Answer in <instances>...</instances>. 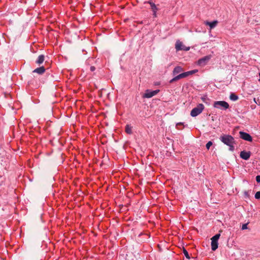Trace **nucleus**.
<instances>
[{
    "label": "nucleus",
    "mask_w": 260,
    "mask_h": 260,
    "mask_svg": "<svg viewBox=\"0 0 260 260\" xmlns=\"http://www.w3.org/2000/svg\"><path fill=\"white\" fill-rule=\"evenodd\" d=\"M220 140L229 147V150L233 151L235 149L234 144H235V139L229 135H222L219 138Z\"/></svg>",
    "instance_id": "nucleus-1"
},
{
    "label": "nucleus",
    "mask_w": 260,
    "mask_h": 260,
    "mask_svg": "<svg viewBox=\"0 0 260 260\" xmlns=\"http://www.w3.org/2000/svg\"><path fill=\"white\" fill-rule=\"evenodd\" d=\"M204 108L205 107L203 104H198L197 107L192 109L190 112V115L193 117L197 116L202 112Z\"/></svg>",
    "instance_id": "nucleus-2"
},
{
    "label": "nucleus",
    "mask_w": 260,
    "mask_h": 260,
    "mask_svg": "<svg viewBox=\"0 0 260 260\" xmlns=\"http://www.w3.org/2000/svg\"><path fill=\"white\" fill-rule=\"evenodd\" d=\"M213 107L221 110H226L229 108V105L227 102L223 101H215L214 103Z\"/></svg>",
    "instance_id": "nucleus-3"
},
{
    "label": "nucleus",
    "mask_w": 260,
    "mask_h": 260,
    "mask_svg": "<svg viewBox=\"0 0 260 260\" xmlns=\"http://www.w3.org/2000/svg\"><path fill=\"white\" fill-rule=\"evenodd\" d=\"M175 48L177 51L184 50L188 51L190 49L189 47H186L184 46L183 43L180 41H177L175 44Z\"/></svg>",
    "instance_id": "nucleus-4"
},
{
    "label": "nucleus",
    "mask_w": 260,
    "mask_h": 260,
    "mask_svg": "<svg viewBox=\"0 0 260 260\" xmlns=\"http://www.w3.org/2000/svg\"><path fill=\"white\" fill-rule=\"evenodd\" d=\"M159 91V90L157 89L153 91H151L149 90H147L145 93L143 94V98H151L152 96H154L156 94H157Z\"/></svg>",
    "instance_id": "nucleus-5"
},
{
    "label": "nucleus",
    "mask_w": 260,
    "mask_h": 260,
    "mask_svg": "<svg viewBox=\"0 0 260 260\" xmlns=\"http://www.w3.org/2000/svg\"><path fill=\"white\" fill-rule=\"evenodd\" d=\"M239 135L240 137L245 141L251 142L252 140V137L247 133L241 131L239 132Z\"/></svg>",
    "instance_id": "nucleus-6"
},
{
    "label": "nucleus",
    "mask_w": 260,
    "mask_h": 260,
    "mask_svg": "<svg viewBox=\"0 0 260 260\" xmlns=\"http://www.w3.org/2000/svg\"><path fill=\"white\" fill-rule=\"evenodd\" d=\"M240 156L242 159L248 160L250 156V152L242 151L240 152Z\"/></svg>",
    "instance_id": "nucleus-7"
},
{
    "label": "nucleus",
    "mask_w": 260,
    "mask_h": 260,
    "mask_svg": "<svg viewBox=\"0 0 260 260\" xmlns=\"http://www.w3.org/2000/svg\"><path fill=\"white\" fill-rule=\"evenodd\" d=\"M210 56H206L200 59L198 61V63L200 66H204L206 64V63L210 59Z\"/></svg>",
    "instance_id": "nucleus-8"
},
{
    "label": "nucleus",
    "mask_w": 260,
    "mask_h": 260,
    "mask_svg": "<svg viewBox=\"0 0 260 260\" xmlns=\"http://www.w3.org/2000/svg\"><path fill=\"white\" fill-rule=\"evenodd\" d=\"M218 21L217 20H214L212 22L205 21L204 24L206 25H208L210 27V29H212L215 27L217 25Z\"/></svg>",
    "instance_id": "nucleus-9"
},
{
    "label": "nucleus",
    "mask_w": 260,
    "mask_h": 260,
    "mask_svg": "<svg viewBox=\"0 0 260 260\" xmlns=\"http://www.w3.org/2000/svg\"><path fill=\"white\" fill-rule=\"evenodd\" d=\"M183 71V69L182 67H181L180 66H177L174 69L172 74L173 76H175L176 75Z\"/></svg>",
    "instance_id": "nucleus-10"
},
{
    "label": "nucleus",
    "mask_w": 260,
    "mask_h": 260,
    "mask_svg": "<svg viewBox=\"0 0 260 260\" xmlns=\"http://www.w3.org/2000/svg\"><path fill=\"white\" fill-rule=\"evenodd\" d=\"M45 69L43 66H42V67L38 68L36 69L35 70H34L33 71V73H36L39 75H42L45 72Z\"/></svg>",
    "instance_id": "nucleus-11"
},
{
    "label": "nucleus",
    "mask_w": 260,
    "mask_h": 260,
    "mask_svg": "<svg viewBox=\"0 0 260 260\" xmlns=\"http://www.w3.org/2000/svg\"><path fill=\"white\" fill-rule=\"evenodd\" d=\"M148 3L150 4L151 8L153 12V15L155 17L156 15V11L157 10V7L154 3L152 2H149Z\"/></svg>",
    "instance_id": "nucleus-12"
},
{
    "label": "nucleus",
    "mask_w": 260,
    "mask_h": 260,
    "mask_svg": "<svg viewBox=\"0 0 260 260\" xmlns=\"http://www.w3.org/2000/svg\"><path fill=\"white\" fill-rule=\"evenodd\" d=\"M218 245V241H214L211 239V249L213 251H215L217 249Z\"/></svg>",
    "instance_id": "nucleus-13"
},
{
    "label": "nucleus",
    "mask_w": 260,
    "mask_h": 260,
    "mask_svg": "<svg viewBox=\"0 0 260 260\" xmlns=\"http://www.w3.org/2000/svg\"><path fill=\"white\" fill-rule=\"evenodd\" d=\"M44 56L43 55H40L39 56L36 62L37 64H40L44 62Z\"/></svg>",
    "instance_id": "nucleus-14"
},
{
    "label": "nucleus",
    "mask_w": 260,
    "mask_h": 260,
    "mask_svg": "<svg viewBox=\"0 0 260 260\" xmlns=\"http://www.w3.org/2000/svg\"><path fill=\"white\" fill-rule=\"evenodd\" d=\"M186 75L185 74V72L180 74L179 75L176 76L175 77V79H176V81L179 80L180 79L186 78Z\"/></svg>",
    "instance_id": "nucleus-15"
},
{
    "label": "nucleus",
    "mask_w": 260,
    "mask_h": 260,
    "mask_svg": "<svg viewBox=\"0 0 260 260\" xmlns=\"http://www.w3.org/2000/svg\"><path fill=\"white\" fill-rule=\"evenodd\" d=\"M230 99L233 101H236L238 99V96L235 93H231L230 96Z\"/></svg>",
    "instance_id": "nucleus-16"
},
{
    "label": "nucleus",
    "mask_w": 260,
    "mask_h": 260,
    "mask_svg": "<svg viewBox=\"0 0 260 260\" xmlns=\"http://www.w3.org/2000/svg\"><path fill=\"white\" fill-rule=\"evenodd\" d=\"M197 72H198L197 70H194L186 72H185V74L186 76L187 77V76H188L189 75H191L197 73Z\"/></svg>",
    "instance_id": "nucleus-17"
},
{
    "label": "nucleus",
    "mask_w": 260,
    "mask_h": 260,
    "mask_svg": "<svg viewBox=\"0 0 260 260\" xmlns=\"http://www.w3.org/2000/svg\"><path fill=\"white\" fill-rule=\"evenodd\" d=\"M125 132L127 134H132V127L129 126L128 125H126V126H125Z\"/></svg>",
    "instance_id": "nucleus-18"
},
{
    "label": "nucleus",
    "mask_w": 260,
    "mask_h": 260,
    "mask_svg": "<svg viewBox=\"0 0 260 260\" xmlns=\"http://www.w3.org/2000/svg\"><path fill=\"white\" fill-rule=\"evenodd\" d=\"M220 235L219 234H216L211 239L214 241H218Z\"/></svg>",
    "instance_id": "nucleus-19"
},
{
    "label": "nucleus",
    "mask_w": 260,
    "mask_h": 260,
    "mask_svg": "<svg viewBox=\"0 0 260 260\" xmlns=\"http://www.w3.org/2000/svg\"><path fill=\"white\" fill-rule=\"evenodd\" d=\"M183 254L187 259H190V256L187 250L185 249H183Z\"/></svg>",
    "instance_id": "nucleus-20"
},
{
    "label": "nucleus",
    "mask_w": 260,
    "mask_h": 260,
    "mask_svg": "<svg viewBox=\"0 0 260 260\" xmlns=\"http://www.w3.org/2000/svg\"><path fill=\"white\" fill-rule=\"evenodd\" d=\"M212 145V142L211 141H209L206 145V148L207 149H209L210 147Z\"/></svg>",
    "instance_id": "nucleus-21"
},
{
    "label": "nucleus",
    "mask_w": 260,
    "mask_h": 260,
    "mask_svg": "<svg viewBox=\"0 0 260 260\" xmlns=\"http://www.w3.org/2000/svg\"><path fill=\"white\" fill-rule=\"evenodd\" d=\"M255 198L256 199H260V191H257L255 194Z\"/></svg>",
    "instance_id": "nucleus-22"
},
{
    "label": "nucleus",
    "mask_w": 260,
    "mask_h": 260,
    "mask_svg": "<svg viewBox=\"0 0 260 260\" xmlns=\"http://www.w3.org/2000/svg\"><path fill=\"white\" fill-rule=\"evenodd\" d=\"M256 181L257 182L260 183V175H258L256 177Z\"/></svg>",
    "instance_id": "nucleus-23"
},
{
    "label": "nucleus",
    "mask_w": 260,
    "mask_h": 260,
    "mask_svg": "<svg viewBox=\"0 0 260 260\" xmlns=\"http://www.w3.org/2000/svg\"><path fill=\"white\" fill-rule=\"evenodd\" d=\"M247 229V224H243L242 225V229L244 230V229Z\"/></svg>",
    "instance_id": "nucleus-24"
},
{
    "label": "nucleus",
    "mask_w": 260,
    "mask_h": 260,
    "mask_svg": "<svg viewBox=\"0 0 260 260\" xmlns=\"http://www.w3.org/2000/svg\"><path fill=\"white\" fill-rule=\"evenodd\" d=\"M90 69L91 71L93 72L95 70V68L94 67L91 66V67H90Z\"/></svg>",
    "instance_id": "nucleus-25"
},
{
    "label": "nucleus",
    "mask_w": 260,
    "mask_h": 260,
    "mask_svg": "<svg viewBox=\"0 0 260 260\" xmlns=\"http://www.w3.org/2000/svg\"><path fill=\"white\" fill-rule=\"evenodd\" d=\"M175 81H176V79H175V77H174L173 79H172L170 81V83H173Z\"/></svg>",
    "instance_id": "nucleus-26"
},
{
    "label": "nucleus",
    "mask_w": 260,
    "mask_h": 260,
    "mask_svg": "<svg viewBox=\"0 0 260 260\" xmlns=\"http://www.w3.org/2000/svg\"><path fill=\"white\" fill-rule=\"evenodd\" d=\"M182 124V123H178L176 124V126L178 127L179 125H181Z\"/></svg>",
    "instance_id": "nucleus-27"
}]
</instances>
